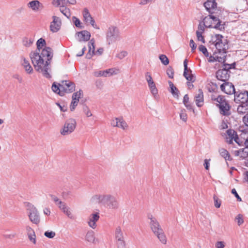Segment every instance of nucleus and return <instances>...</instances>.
<instances>
[{
	"label": "nucleus",
	"mask_w": 248,
	"mask_h": 248,
	"mask_svg": "<svg viewBox=\"0 0 248 248\" xmlns=\"http://www.w3.org/2000/svg\"><path fill=\"white\" fill-rule=\"evenodd\" d=\"M145 79L147 82L148 84L154 82V81L149 73H146L145 74Z\"/></svg>",
	"instance_id": "nucleus-56"
},
{
	"label": "nucleus",
	"mask_w": 248,
	"mask_h": 248,
	"mask_svg": "<svg viewBox=\"0 0 248 248\" xmlns=\"http://www.w3.org/2000/svg\"><path fill=\"white\" fill-rule=\"evenodd\" d=\"M88 52L87 54L86 57L90 59L95 54V46L94 40L91 39L88 43Z\"/></svg>",
	"instance_id": "nucleus-27"
},
{
	"label": "nucleus",
	"mask_w": 248,
	"mask_h": 248,
	"mask_svg": "<svg viewBox=\"0 0 248 248\" xmlns=\"http://www.w3.org/2000/svg\"><path fill=\"white\" fill-rule=\"evenodd\" d=\"M224 137L225 138L226 141L229 143H232L233 141H234L239 145H242L244 141L240 140L236 132L232 129H229L226 131V133L224 134Z\"/></svg>",
	"instance_id": "nucleus-10"
},
{
	"label": "nucleus",
	"mask_w": 248,
	"mask_h": 248,
	"mask_svg": "<svg viewBox=\"0 0 248 248\" xmlns=\"http://www.w3.org/2000/svg\"><path fill=\"white\" fill-rule=\"evenodd\" d=\"M66 0H52V4L56 7L62 4Z\"/></svg>",
	"instance_id": "nucleus-54"
},
{
	"label": "nucleus",
	"mask_w": 248,
	"mask_h": 248,
	"mask_svg": "<svg viewBox=\"0 0 248 248\" xmlns=\"http://www.w3.org/2000/svg\"><path fill=\"white\" fill-rule=\"evenodd\" d=\"M220 88L222 91L228 94L235 92L234 86L231 83L225 82L220 86Z\"/></svg>",
	"instance_id": "nucleus-26"
},
{
	"label": "nucleus",
	"mask_w": 248,
	"mask_h": 248,
	"mask_svg": "<svg viewBox=\"0 0 248 248\" xmlns=\"http://www.w3.org/2000/svg\"><path fill=\"white\" fill-rule=\"evenodd\" d=\"M110 124L113 127H117L124 131L128 128V125L122 117H115L110 121Z\"/></svg>",
	"instance_id": "nucleus-9"
},
{
	"label": "nucleus",
	"mask_w": 248,
	"mask_h": 248,
	"mask_svg": "<svg viewBox=\"0 0 248 248\" xmlns=\"http://www.w3.org/2000/svg\"><path fill=\"white\" fill-rule=\"evenodd\" d=\"M150 91L155 99H157L159 98L158 90L156 87L155 82L148 84Z\"/></svg>",
	"instance_id": "nucleus-28"
},
{
	"label": "nucleus",
	"mask_w": 248,
	"mask_h": 248,
	"mask_svg": "<svg viewBox=\"0 0 248 248\" xmlns=\"http://www.w3.org/2000/svg\"><path fill=\"white\" fill-rule=\"evenodd\" d=\"M120 73V70L116 68H112L105 70L99 71L95 73L96 76H102L104 77H110L116 75Z\"/></svg>",
	"instance_id": "nucleus-15"
},
{
	"label": "nucleus",
	"mask_w": 248,
	"mask_h": 248,
	"mask_svg": "<svg viewBox=\"0 0 248 248\" xmlns=\"http://www.w3.org/2000/svg\"><path fill=\"white\" fill-rule=\"evenodd\" d=\"M83 111L87 117H90L93 115V113L90 108L86 105H84L83 107Z\"/></svg>",
	"instance_id": "nucleus-40"
},
{
	"label": "nucleus",
	"mask_w": 248,
	"mask_h": 248,
	"mask_svg": "<svg viewBox=\"0 0 248 248\" xmlns=\"http://www.w3.org/2000/svg\"><path fill=\"white\" fill-rule=\"evenodd\" d=\"M27 8L34 13L41 12L44 8L43 4L38 0H31L27 4Z\"/></svg>",
	"instance_id": "nucleus-11"
},
{
	"label": "nucleus",
	"mask_w": 248,
	"mask_h": 248,
	"mask_svg": "<svg viewBox=\"0 0 248 248\" xmlns=\"http://www.w3.org/2000/svg\"><path fill=\"white\" fill-rule=\"evenodd\" d=\"M214 205L216 208H219L221 205V201L217 197H214Z\"/></svg>",
	"instance_id": "nucleus-55"
},
{
	"label": "nucleus",
	"mask_w": 248,
	"mask_h": 248,
	"mask_svg": "<svg viewBox=\"0 0 248 248\" xmlns=\"http://www.w3.org/2000/svg\"><path fill=\"white\" fill-rule=\"evenodd\" d=\"M91 201L93 203L102 204L109 209H116L119 206L116 198L108 194H96L92 197Z\"/></svg>",
	"instance_id": "nucleus-2"
},
{
	"label": "nucleus",
	"mask_w": 248,
	"mask_h": 248,
	"mask_svg": "<svg viewBox=\"0 0 248 248\" xmlns=\"http://www.w3.org/2000/svg\"><path fill=\"white\" fill-rule=\"evenodd\" d=\"M237 111L240 114H244L248 112V106L247 104H241L237 108Z\"/></svg>",
	"instance_id": "nucleus-35"
},
{
	"label": "nucleus",
	"mask_w": 248,
	"mask_h": 248,
	"mask_svg": "<svg viewBox=\"0 0 248 248\" xmlns=\"http://www.w3.org/2000/svg\"><path fill=\"white\" fill-rule=\"evenodd\" d=\"M232 153L235 156L244 159L248 157V147H245L239 150H234L232 151Z\"/></svg>",
	"instance_id": "nucleus-22"
},
{
	"label": "nucleus",
	"mask_w": 248,
	"mask_h": 248,
	"mask_svg": "<svg viewBox=\"0 0 248 248\" xmlns=\"http://www.w3.org/2000/svg\"><path fill=\"white\" fill-rule=\"evenodd\" d=\"M225 121H227V118L226 117H225L224 118L223 121L222 122L221 124L220 125L221 129H226V128H228V127L227 123H225L224 122Z\"/></svg>",
	"instance_id": "nucleus-58"
},
{
	"label": "nucleus",
	"mask_w": 248,
	"mask_h": 248,
	"mask_svg": "<svg viewBox=\"0 0 248 248\" xmlns=\"http://www.w3.org/2000/svg\"><path fill=\"white\" fill-rule=\"evenodd\" d=\"M195 102L198 107H201L203 104V95L202 92L199 90L195 95Z\"/></svg>",
	"instance_id": "nucleus-29"
},
{
	"label": "nucleus",
	"mask_w": 248,
	"mask_h": 248,
	"mask_svg": "<svg viewBox=\"0 0 248 248\" xmlns=\"http://www.w3.org/2000/svg\"><path fill=\"white\" fill-rule=\"evenodd\" d=\"M26 231L27 232V235L30 234V233H31L34 232V230L32 229V228H31L29 226H27L26 227Z\"/></svg>",
	"instance_id": "nucleus-63"
},
{
	"label": "nucleus",
	"mask_w": 248,
	"mask_h": 248,
	"mask_svg": "<svg viewBox=\"0 0 248 248\" xmlns=\"http://www.w3.org/2000/svg\"><path fill=\"white\" fill-rule=\"evenodd\" d=\"M60 11L62 14H63L68 18L70 16L69 9L64 6H62L60 8Z\"/></svg>",
	"instance_id": "nucleus-45"
},
{
	"label": "nucleus",
	"mask_w": 248,
	"mask_h": 248,
	"mask_svg": "<svg viewBox=\"0 0 248 248\" xmlns=\"http://www.w3.org/2000/svg\"><path fill=\"white\" fill-rule=\"evenodd\" d=\"M227 244L224 241L219 240L216 242L215 244V248H226Z\"/></svg>",
	"instance_id": "nucleus-42"
},
{
	"label": "nucleus",
	"mask_w": 248,
	"mask_h": 248,
	"mask_svg": "<svg viewBox=\"0 0 248 248\" xmlns=\"http://www.w3.org/2000/svg\"><path fill=\"white\" fill-rule=\"evenodd\" d=\"M202 34V33H201V32L196 31V35H197V40L201 42L202 43H205L204 38Z\"/></svg>",
	"instance_id": "nucleus-53"
},
{
	"label": "nucleus",
	"mask_w": 248,
	"mask_h": 248,
	"mask_svg": "<svg viewBox=\"0 0 248 248\" xmlns=\"http://www.w3.org/2000/svg\"><path fill=\"white\" fill-rule=\"evenodd\" d=\"M90 37V32L86 30L78 31L75 34L76 39L79 42H86Z\"/></svg>",
	"instance_id": "nucleus-19"
},
{
	"label": "nucleus",
	"mask_w": 248,
	"mask_h": 248,
	"mask_svg": "<svg viewBox=\"0 0 248 248\" xmlns=\"http://www.w3.org/2000/svg\"><path fill=\"white\" fill-rule=\"evenodd\" d=\"M229 71L226 69L218 70L216 73L217 78L220 80L225 81L229 78Z\"/></svg>",
	"instance_id": "nucleus-24"
},
{
	"label": "nucleus",
	"mask_w": 248,
	"mask_h": 248,
	"mask_svg": "<svg viewBox=\"0 0 248 248\" xmlns=\"http://www.w3.org/2000/svg\"><path fill=\"white\" fill-rule=\"evenodd\" d=\"M82 14L83 16V20L86 25H91L95 29H99L98 27L95 24V21L90 14L89 10L86 8H84L83 9Z\"/></svg>",
	"instance_id": "nucleus-12"
},
{
	"label": "nucleus",
	"mask_w": 248,
	"mask_h": 248,
	"mask_svg": "<svg viewBox=\"0 0 248 248\" xmlns=\"http://www.w3.org/2000/svg\"><path fill=\"white\" fill-rule=\"evenodd\" d=\"M147 218L149 220L150 228L153 233L162 244H166L167 241L166 235L156 218L154 215L149 214Z\"/></svg>",
	"instance_id": "nucleus-3"
},
{
	"label": "nucleus",
	"mask_w": 248,
	"mask_h": 248,
	"mask_svg": "<svg viewBox=\"0 0 248 248\" xmlns=\"http://www.w3.org/2000/svg\"><path fill=\"white\" fill-rule=\"evenodd\" d=\"M205 27H206L204 26V24L202 25L201 24H200L198 27V30L197 31H199L201 32V33H203L204 31Z\"/></svg>",
	"instance_id": "nucleus-62"
},
{
	"label": "nucleus",
	"mask_w": 248,
	"mask_h": 248,
	"mask_svg": "<svg viewBox=\"0 0 248 248\" xmlns=\"http://www.w3.org/2000/svg\"><path fill=\"white\" fill-rule=\"evenodd\" d=\"M235 222L237 223V224L240 226H241L244 222V216L241 214L237 215L234 219Z\"/></svg>",
	"instance_id": "nucleus-38"
},
{
	"label": "nucleus",
	"mask_w": 248,
	"mask_h": 248,
	"mask_svg": "<svg viewBox=\"0 0 248 248\" xmlns=\"http://www.w3.org/2000/svg\"><path fill=\"white\" fill-rule=\"evenodd\" d=\"M184 76L186 78L191 82H193L195 80V77L192 74L191 70L187 67V61L185 60L184 62Z\"/></svg>",
	"instance_id": "nucleus-21"
},
{
	"label": "nucleus",
	"mask_w": 248,
	"mask_h": 248,
	"mask_svg": "<svg viewBox=\"0 0 248 248\" xmlns=\"http://www.w3.org/2000/svg\"><path fill=\"white\" fill-rule=\"evenodd\" d=\"M116 245L118 248H126L124 238L116 240Z\"/></svg>",
	"instance_id": "nucleus-44"
},
{
	"label": "nucleus",
	"mask_w": 248,
	"mask_h": 248,
	"mask_svg": "<svg viewBox=\"0 0 248 248\" xmlns=\"http://www.w3.org/2000/svg\"><path fill=\"white\" fill-rule=\"evenodd\" d=\"M216 100L218 103L217 106L219 107L221 113L224 115H229L230 107L227 102L221 96H218Z\"/></svg>",
	"instance_id": "nucleus-13"
},
{
	"label": "nucleus",
	"mask_w": 248,
	"mask_h": 248,
	"mask_svg": "<svg viewBox=\"0 0 248 248\" xmlns=\"http://www.w3.org/2000/svg\"><path fill=\"white\" fill-rule=\"evenodd\" d=\"M127 55V52L126 51L122 50L118 52L116 54V57L119 59L122 60L125 58Z\"/></svg>",
	"instance_id": "nucleus-48"
},
{
	"label": "nucleus",
	"mask_w": 248,
	"mask_h": 248,
	"mask_svg": "<svg viewBox=\"0 0 248 248\" xmlns=\"http://www.w3.org/2000/svg\"><path fill=\"white\" fill-rule=\"evenodd\" d=\"M234 101L236 103L246 104L248 101V92L245 91L235 95Z\"/></svg>",
	"instance_id": "nucleus-23"
},
{
	"label": "nucleus",
	"mask_w": 248,
	"mask_h": 248,
	"mask_svg": "<svg viewBox=\"0 0 248 248\" xmlns=\"http://www.w3.org/2000/svg\"><path fill=\"white\" fill-rule=\"evenodd\" d=\"M206 10L210 13H216L219 11L216 0H207L203 4Z\"/></svg>",
	"instance_id": "nucleus-14"
},
{
	"label": "nucleus",
	"mask_w": 248,
	"mask_h": 248,
	"mask_svg": "<svg viewBox=\"0 0 248 248\" xmlns=\"http://www.w3.org/2000/svg\"><path fill=\"white\" fill-rule=\"evenodd\" d=\"M167 74L169 78H173L174 73L172 69L168 68L167 70Z\"/></svg>",
	"instance_id": "nucleus-60"
},
{
	"label": "nucleus",
	"mask_w": 248,
	"mask_h": 248,
	"mask_svg": "<svg viewBox=\"0 0 248 248\" xmlns=\"http://www.w3.org/2000/svg\"><path fill=\"white\" fill-rule=\"evenodd\" d=\"M100 218L98 213H93L91 214L88 218L87 224L88 226L93 229H95L97 227L96 222Z\"/></svg>",
	"instance_id": "nucleus-17"
},
{
	"label": "nucleus",
	"mask_w": 248,
	"mask_h": 248,
	"mask_svg": "<svg viewBox=\"0 0 248 248\" xmlns=\"http://www.w3.org/2000/svg\"><path fill=\"white\" fill-rule=\"evenodd\" d=\"M86 240L89 242H93L95 240L94 233L92 231H88L85 236Z\"/></svg>",
	"instance_id": "nucleus-36"
},
{
	"label": "nucleus",
	"mask_w": 248,
	"mask_h": 248,
	"mask_svg": "<svg viewBox=\"0 0 248 248\" xmlns=\"http://www.w3.org/2000/svg\"><path fill=\"white\" fill-rule=\"evenodd\" d=\"M114 236L115 241L124 238L122 229L121 227L118 226L116 228L114 232Z\"/></svg>",
	"instance_id": "nucleus-31"
},
{
	"label": "nucleus",
	"mask_w": 248,
	"mask_h": 248,
	"mask_svg": "<svg viewBox=\"0 0 248 248\" xmlns=\"http://www.w3.org/2000/svg\"><path fill=\"white\" fill-rule=\"evenodd\" d=\"M34 42V39L31 36H26L22 40V44L26 47H31Z\"/></svg>",
	"instance_id": "nucleus-30"
},
{
	"label": "nucleus",
	"mask_w": 248,
	"mask_h": 248,
	"mask_svg": "<svg viewBox=\"0 0 248 248\" xmlns=\"http://www.w3.org/2000/svg\"><path fill=\"white\" fill-rule=\"evenodd\" d=\"M28 236L29 239L32 243H33V244H36V235H35V232L28 234Z\"/></svg>",
	"instance_id": "nucleus-51"
},
{
	"label": "nucleus",
	"mask_w": 248,
	"mask_h": 248,
	"mask_svg": "<svg viewBox=\"0 0 248 248\" xmlns=\"http://www.w3.org/2000/svg\"><path fill=\"white\" fill-rule=\"evenodd\" d=\"M52 91L63 96L65 93H70L75 90V85L70 81H62L60 84L54 83L52 86Z\"/></svg>",
	"instance_id": "nucleus-4"
},
{
	"label": "nucleus",
	"mask_w": 248,
	"mask_h": 248,
	"mask_svg": "<svg viewBox=\"0 0 248 248\" xmlns=\"http://www.w3.org/2000/svg\"><path fill=\"white\" fill-rule=\"evenodd\" d=\"M62 25L61 19L58 16H53L52 21L50 24V30L52 32H57L61 29Z\"/></svg>",
	"instance_id": "nucleus-16"
},
{
	"label": "nucleus",
	"mask_w": 248,
	"mask_h": 248,
	"mask_svg": "<svg viewBox=\"0 0 248 248\" xmlns=\"http://www.w3.org/2000/svg\"><path fill=\"white\" fill-rule=\"evenodd\" d=\"M72 21L73 24L75 25L76 27L79 28H83V27L82 26V24L79 19L77 18L76 16H73L72 18Z\"/></svg>",
	"instance_id": "nucleus-39"
},
{
	"label": "nucleus",
	"mask_w": 248,
	"mask_h": 248,
	"mask_svg": "<svg viewBox=\"0 0 248 248\" xmlns=\"http://www.w3.org/2000/svg\"><path fill=\"white\" fill-rule=\"evenodd\" d=\"M189 97L187 94L185 95L183 98V103L187 109H191V106L188 103Z\"/></svg>",
	"instance_id": "nucleus-49"
},
{
	"label": "nucleus",
	"mask_w": 248,
	"mask_h": 248,
	"mask_svg": "<svg viewBox=\"0 0 248 248\" xmlns=\"http://www.w3.org/2000/svg\"><path fill=\"white\" fill-rule=\"evenodd\" d=\"M219 153L220 155L223 157L226 160H231L232 157L228 152L226 149L221 148L219 149Z\"/></svg>",
	"instance_id": "nucleus-34"
},
{
	"label": "nucleus",
	"mask_w": 248,
	"mask_h": 248,
	"mask_svg": "<svg viewBox=\"0 0 248 248\" xmlns=\"http://www.w3.org/2000/svg\"><path fill=\"white\" fill-rule=\"evenodd\" d=\"M210 161V159H205L204 160L203 166L206 170H209Z\"/></svg>",
	"instance_id": "nucleus-57"
},
{
	"label": "nucleus",
	"mask_w": 248,
	"mask_h": 248,
	"mask_svg": "<svg viewBox=\"0 0 248 248\" xmlns=\"http://www.w3.org/2000/svg\"><path fill=\"white\" fill-rule=\"evenodd\" d=\"M208 61L210 62H218L222 63L225 62V55L221 54H214L212 56H210Z\"/></svg>",
	"instance_id": "nucleus-25"
},
{
	"label": "nucleus",
	"mask_w": 248,
	"mask_h": 248,
	"mask_svg": "<svg viewBox=\"0 0 248 248\" xmlns=\"http://www.w3.org/2000/svg\"><path fill=\"white\" fill-rule=\"evenodd\" d=\"M52 200L55 202L56 205L57 206L59 204V202H61V201L57 197L55 196H51Z\"/></svg>",
	"instance_id": "nucleus-61"
},
{
	"label": "nucleus",
	"mask_w": 248,
	"mask_h": 248,
	"mask_svg": "<svg viewBox=\"0 0 248 248\" xmlns=\"http://www.w3.org/2000/svg\"><path fill=\"white\" fill-rule=\"evenodd\" d=\"M77 122L75 119L70 118L67 120L60 130V133L63 136H66L72 133L75 129Z\"/></svg>",
	"instance_id": "nucleus-6"
},
{
	"label": "nucleus",
	"mask_w": 248,
	"mask_h": 248,
	"mask_svg": "<svg viewBox=\"0 0 248 248\" xmlns=\"http://www.w3.org/2000/svg\"><path fill=\"white\" fill-rule=\"evenodd\" d=\"M59 208L69 218L72 219L73 218V215L70 209V208L66 205V204L63 202H59V204L57 205Z\"/></svg>",
	"instance_id": "nucleus-20"
},
{
	"label": "nucleus",
	"mask_w": 248,
	"mask_h": 248,
	"mask_svg": "<svg viewBox=\"0 0 248 248\" xmlns=\"http://www.w3.org/2000/svg\"><path fill=\"white\" fill-rule=\"evenodd\" d=\"M159 58L163 64L167 65L169 64V60L166 55L163 54L160 55Z\"/></svg>",
	"instance_id": "nucleus-46"
},
{
	"label": "nucleus",
	"mask_w": 248,
	"mask_h": 248,
	"mask_svg": "<svg viewBox=\"0 0 248 248\" xmlns=\"http://www.w3.org/2000/svg\"><path fill=\"white\" fill-rule=\"evenodd\" d=\"M222 38L223 36L221 35L217 34L212 36V41L216 46V45H217L218 43H219L223 41Z\"/></svg>",
	"instance_id": "nucleus-37"
},
{
	"label": "nucleus",
	"mask_w": 248,
	"mask_h": 248,
	"mask_svg": "<svg viewBox=\"0 0 248 248\" xmlns=\"http://www.w3.org/2000/svg\"><path fill=\"white\" fill-rule=\"evenodd\" d=\"M20 64L23 68L25 72L28 74H31L33 72V69L31 66L29 60L24 57H22L20 59Z\"/></svg>",
	"instance_id": "nucleus-18"
},
{
	"label": "nucleus",
	"mask_w": 248,
	"mask_h": 248,
	"mask_svg": "<svg viewBox=\"0 0 248 248\" xmlns=\"http://www.w3.org/2000/svg\"><path fill=\"white\" fill-rule=\"evenodd\" d=\"M216 48L219 51H224L228 48L227 40L224 39L222 42H220V43H218L217 45H216Z\"/></svg>",
	"instance_id": "nucleus-33"
},
{
	"label": "nucleus",
	"mask_w": 248,
	"mask_h": 248,
	"mask_svg": "<svg viewBox=\"0 0 248 248\" xmlns=\"http://www.w3.org/2000/svg\"><path fill=\"white\" fill-rule=\"evenodd\" d=\"M199 49L200 51H201L205 56L206 57H208L209 56V53H208V52L206 49V48L202 46V45H200L199 46Z\"/></svg>",
	"instance_id": "nucleus-52"
},
{
	"label": "nucleus",
	"mask_w": 248,
	"mask_h": 248,
	"mask_svg": "<svg viewBox=\"0 0 248 248\" xmlns=\"http://www.w3.org/2000/svg\"><path fill=\"white\" fill-rule=\"evenodd\" d=\"M78 102L79 101H78L77 100H73V99H72L69 107L70 110L71 111H73L75 109L76 107L78 106Z\"/></svg>",
	"instance_id": "nucleus-50"
},
{
	"label": "nucleus",
	"mask_w": 248,
	"mask_h": 248,
	"mask_svg": "<svg viewBox=\"0 0 248 248\" xmlns=\"http://www.w3.org/2000/svg\"><path fill=\"white\" fill-rule=\"evenodd\" d=\"M27 207L30 220L34 224H38L40 222V218L36 207L30 203H27Z\"/></svg>",
	"instance_id": "nucleus-8"
},
{
	"label": "nucleus",
	"mask_w": 248,
	"mask_h": 248,
	"mask_svg": "<svg viewBox=\"0 0 248 248\" xmlns=\"http://www.w3.org/2000/svg\"><path fill=\"white\" fill-rule=\"evenodd\" d=\"M83 96V93L81 90H79L75 93L72 95V99L73 100H77L79 101V99Z\"/></svg>",
	"instance_id": "nucleus-41"
},
{
	"label": "nucleus",
	"mask_w": 248,
	"mask_h": 248,
	"mask_svg": "<svg viewBox=\"0 0 248 248\" xmlns=\"http://www.w3.org/2000/svg\"><path fill=\"white\" fill-rule=\"evenodd\" d=\"M203 23L206 28H214L219 31L224 29V24L217 17L212 15L205 16L203 19Z\"/></svg>",
	"instance_id": "nucleus-5"
},
{
	"label": "nucleus",
	"mask_w": 248,
	"mask_h": 248,
	"mask_svg": "<svg viewBox=\"0 0 248 248\" xmlns=\"http://www.w3.org/2000/svg\"><path fill=\"white\" fill-rule=\"evenodd\" d=\"M37 48L30 53V58L35 70L46 78H50L48 61L52 58V49L47 46L45 40L42 38L36 42Z\"/></svg>",
	"instance_id": "nucleus-1"
},
{
	"label": "nucleus",
	"mask_w": 248,
	"mask_h": 248,
	"mask_svg": "<svg viewBox=\"0 0 248 248\" xmlns=\"http://www.w3.org/2000/svg\"><path fill=\"white\" fill-rule=\"evenodd\" d=\"M244 123L248 126V113L243 117Z\"/></svg>",
	"instance_id": "nucleus-64"
},
{
	"label": "nucleus",
	"mask_w": 248,
	"mask_h": 248,
	"mask_svg": "<svg viewBox=\"0 0 248 248\" xmlns=\"http://www.w3.org/2000/svg\"><path fill=\"white\" fill-rule=\"evenodd\" d=\"M190 47L191 48L192 51H194L197 47V46L193 40H190L189 43Z\"/></svg>",
	"instance_id": "nucleus-59"
},
{
	"label": "nucleus",
	"mask_w": 248,
	"mask_h": 248,
	"mask_svg": "<svg viewBox=\"0 0 248 248\" xmlns=\"http://www.w3.org/2000/svg\"><path fill=\"white\" fill-rule=\"evenodd\" d=\"M168 83L170 88V92L174 97L178 98L179 96V91L178 89L170 81H169Z\"/></svg>",
	"instance_id": "nucleus-32"
},
{
	"label": "nucleus",
	"mask_w": 248,
	"mask_h": 248,
	"mask_svg": "<svg viewBox=\"0 0 248 248\" xmlns=\"http://www.w3.org/2000/svg\"><path fill=\"white\" fill-rule=\"evenodd\" d=\"M44 235L47 238L52 239L56 236V232L53 231L48 230L45 232Z\"/></svg>",
	"instance_id": "nucleus-43"
},
{
	"label": "nucleus",
	"mask_w": 248,
	"mask_h": 248,
	"mask_svg": "<svg viewBox=\"0 0 248 248\" xmlns=\"http://www.w3.org/2000/svg\"><path fill=\"white\" fill-rule=\"evenodd\" d=\"M180 118L184 122H186L187 119V116L185 109H183L180 113Z\"/></svg>",
	"instance_id": "nucleus-47"
},
{
	"label": "nucleus",
	"mask_w": 248,
	"mask_h": 248,
	"mask_svg": "<svg viewBox=\"0 0 248 248\" xmlns=\"http://www.w3.org/2000/svg\"><path fill=\"white\" fill-rule=\"evenodd\" d=\"M120 38V31L115 26L109 27L106 32V40L109 44L115 43Z\"/></svg>",
	"instance_id": "nucleus-7"
}]
</instances>
